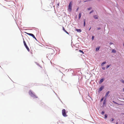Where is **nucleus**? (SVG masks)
<instances>
[{
    "instance_id": "1",
    "label": "nucleus",
    "mask_w": 124,
    "mask_h": 124,
    "mask_svg": "<svg viewBox=\"0 0 124 124\" xmlns=\"http://www.w3.org/2000/svg\"><path fill=\"white\" fill-rule=\"evenodd\" d=\"M72 1H71L68 7V10L70 11H71L72 10Z\"/></svg>"
},
{
    "instance_id": "2",
    "label": "nucleus",
    "mask_w": 124,
    "mask_h": 124,
    "mask_svg": "<svg viewBox=\"0 0 124 124\" xmlns=\"http://www.w3.org/2000/svg\"><path fill=\"white\" fill-rule=\"evenodd\" d=\"M62 115L64 117H66L67 116V115L66 112V110H65V109H63V110H62Z\"/></svg>"
},
{
    "instance_id": "3",
    "label": "nucleus",
    "mask_w": 124,
    "mask_h": 124,
    "mask_svg": "<svg viewBox=\"0 0 124 124\" xmlns=\"http://www.w3.org/2000/svg\"><path fill=\"white\" fill-rule=\"evenodd\" d=\"M23 43L24 44V45L25 46L27 50L29 52L30 51V49L27 46L26 43L25 41L23 40Z\"/></svg>"
},
{
    "instance_id": "4",
    "label": "nucleus",
    "mask_w": 124,
    "mask_h": 124,
    "mask_svg": "<svg viewBox=\"0 0 124 124\" xmlns=\"http://www.w3.org/2000/svg\"><path fill=\"white\" fill-rule=\"evenodd\" d=\"M26 33L27 35H29L30 36H32L33 38L35 39L36 40H37V39L34 36V35L31 33H27L26 32H25Z\"/></svg>"
},
{
    "instance_id": "5",
    "label": "nucleus",
    "mask_w": 124,
    "mask_h": 124,
    "mask_svg": "<svg viewBox=\"0 0 124 124\" xmlns=\"http://www.w3.org/2000/svg\"><path fill=\"white\" fill-rule=\"evenodd\" d=\"M29 93L30 95L31 96L32 95H33L34 94L33 93H32V92H31V91H29Z\"/></svg>"
},
{
    "instance_id": "6",
    "label": "nucleus",
    "mask_w": 124,
    "mask_h": 124,
    "mask_svg": "<svg viewBox=\"0 0 124 124\" xmlns=\"http://www.w3.org/2000/svg\"><path fill=\"white\" fill-rule=\"evenodd\" d=\"M104 88L103 86H101L99 89V91L101 92Z\"/></svg>"
},
{
    "instance_id": "7",
    "label": "nucleus",
    "mask_w": 124,
    "mask_h": 124,
    "mask_svg": "<svg viewBox=\"0 0 124 124\" xmlns=\"http://www.w3.org/2000/svg\"><path fill=\"white\" fill-rule=\"evenodd\" d=\"M31 97H33L34 98H38L34 94L32 95Z\"/></svg>"
},
{
    "instance_id": "8",
    "label": "nucleus",
    "mask_w": 124,
    "mask_h": 124,
    "mask_svg": "<svg viewBox=\"0 0 124 124\" xmlns=\"http://www.w3.org/2000/svg\"><path fill=\"white\" fill-rule=\"evenodd\" d=\"M109 91H108V92L107 93H106V94L105 95V97H107L108 95V94H109Z\"/></svg>"
},
{
    "instance_id": "9",
    "label": "nucleus",
    "mask_w": 124,
    "mask_h": 124,
    "mask_svg": "<svg viewBox=\"0 0 124 124\" xmlns=\"http://www.w3.org/2000/svg\"><path fill=\"white\" fill-rule=\"evenodd\" d=\"M100 47H98L97 48H96V51H98L100 49Z\"/></svg>"
},
{
    "instance_id": "10",
    "label": "nucleus",
    "mask_w": 124,
    "mask_h": 124,
    "mask_svg": "<svg viewBox=\"0 0 124 124\" xmlns=\"http://www.w3.org/2000/svg\"><path fill=\"white\" fill-rule=\"evenodd\" d=\"M104 79H101L99 83H102L104 81Z\"/></svg>"
},
{
    "instance_id": "11",
    "label": "nucleus",
    "mask_w": 124,
    "mask_h": 124,
    "mask_svg": "<svg viewBox=\"0 0 124 124\" xmlns=\"http://www.w3.org/2000/svg\"><path fill=\"white\" fill-rule=\"evenodd\" d=\"M81 13H79V18H78L79 19H80V18L81 17Z\"/></svg>"
},
{
    "instance_id": "12",
    "label": "nucleus",
    "mask_w": 124,
    "mask_h": 124,
    "mask_svg": "<svg viewBox=\"0 0 124 124\" xmlns=\"http://www.w3.org/2000/svg\"><path fill=\"white\" fill-rule=\"evenodd\" d=\"M76 31H77L78 32H81V30L80 29H77L76 30Z\"/></svg>"
},
{
    "instance_id": "13",
    "label": "nucleus",
    "mask_w": 124,
    "mask_h": 124,
    "mask_svg": "<svg viewBox=\"0 0 124 124\" xmlns=\"http://www.w3.org/2000/svg\"><path fill=\"white\" fill-rule=\"evenodd\" d=\"M116 52V51L115 50L113 49L112 50V52L113 53H115Z\"/></svg>"
},
{
    "instance_id": "14",
    "label": "nucleus",
    "mask_w": 124,
    "mask_h": 124,
    "mask_svg": "<svg viewBox=\"0 0 124 124\" xmlns=\"http://www.w3.org/2000/svg\"><path fill=\"white\" fill-rule=\"evenodd\" d=\"M93 17L94 18L96 19H98V17L97 16V15H95L93 16Z\"/></svg>"
},
{
    "instance_id": "15",
    "label": "nucleus",
    "mask_w": 124,
    "mask_h": 124,
    "mask_svg": "<svg viewBox=\"0 0 124 124\" xmlns=\"http://www.w3.org/2000/svg\"><path fill=\"white\" fill-rule=\"evenodd\" d=\"M84 26H85V19H84Z\"/></svg>"
},
{
    "instance_id": "16",
    "label": "nucleus",
    "mask_w": 124,
    "mask_h": 124,
    "mask_svg": "<svg viewBox=\"0 0 124 124\" xmlns=\"http://www.w3.org/2000/svg\"><path fill=\"white\" fill-rule=\"evenodd\" d=\"M106 62H103L101 64V66H103L104 64L106 63Z\"/></svg>"
},
{
    "instance_id": "17",
    "label": "nucleus",
    "mask_w": 124,
    "mask_h": 124,
    "mask_svg": "<svg viewBox=\"0 0 124 124\" xmlns=\"http://www.w3.org/2000/svg\"><path fill=\"white\" fill-rule=\"evenodd\" d=\"M107 114H106L105 115V117H104V118L105 119H106L107 118Z\"/></svg>"
},
{
    "instance_id": "18",
    "label": "nucleus",
    "mask_w": 124,
    "mask_h": 124,
    "mask_svg": "<svg viewBox=\"0 0 124 124\" xmlns=\"http://www.w3.org/2000/svg\"><path fill=\"white\" fill-rule=\"evenodd\" d=\"M79 52L82 53L83 54H84V52L82 50H79Z\"/></svg>"
},
{
    "instance_id": "19",
    "label": "nucleus",
    "mask_w": 124,
    "mask_h": 124,
    "mask_svg": "<svg viewBox=\"0 0 124 124\" xmlns=\"http://www.w3.org/2000/svg\"><path fill=\"white\" fill-rule=\"evenodd\" d=\"M110 65H107L106 67V68H108V67H109L110 66Z\"/></svg>"
},
{
    "instance_id": "20",
    "label": "nucleus",
    "mask_w": 124,
    "mask_h": 124,
    "mask_svg": "<svg viewBox=\"0 0 124 124\" xmlns=\"http://www.w3.org/2000/svg\"><path fill=\"white\" fill-rule=\"evenodd\" d=\"M92 7H90V8H87V10H90V9H92Z\"/></svg>"
},
{
    "instance_id": "21",
    "label": "nucleus",
    "mask_w": 124,
    "mask_h": 124,
    "mask_svg": "<svg viewBox=\"0 0 124 124\" xmlns=\"http://www.w3.org/2000/svg\"><path fill=\"white\" fill-rule=\"evenodd\" d=\"M113 102L114 103H115V104H118L117 103V102H115L114 101H113Z\"/></svg>"
},
{
    "instance_id": "22",
    "label": "nucleus",
    "mask_w": 124,
    "mask_h": 124,
    "mask_svg": "<svg viewBox=\"0 0 124 124\" xmlns=\"http://www.w3.org/2000/svg\"><path fill=\"white\" fill-rule=\"evenodd\" d=\"M93 12V10H92L90 12V14H91V13H92Z\"/></svg>"
},
{
    "instance_id": "23",
    "label": "nucleus",
    "mask_w": 124,
    "mask_h": 124,
    "mask_svg": "<svg viewBox=\"0 0 124 124\" xmlns=\"http://www.w3.org/2000/svg\"><path fill=\"white\" fill-rule=\"evenodd\" d=\"M94 36H93L92 38V40H93L94 38Z\"/></svg>"
},
{
    "instance_id": "24",
    "label": "nucleus",
    "mask_w": 124,
    "mask_h": 124,
    "mask_svg": "<svg viewBox=\"0 0 124 124\" xmlns=\"http://www.w3.org/2000/svg\"><path fill=\"white\" fill-rule=\"evenodd\" d=\"M104 111H102L101 112V114H104Z\"/></svg>"
},
{
    "instance_id": "25",
    "label": "nucleus",
    "mask_w": 124,
    "mask_h": 124,
    "mask_svg": "<svg viewBox=\"0 0 124 124\" xmlns=\"http://www.w3.org/2000/svg\"><path fill=\"white\" fill-rule=\"evenodd\" d=\"M102 69H103V70H105V67H103L102 68Z\"/></svg>"
},
{
    "instance_id": "26",
    "label": "nucleus",
    "mask_w": 124,
    "mask_h": 124,
    "mask_svg": "<svg viewBox=\"0 0 124 124\" xmlns=\"http://www.w3.org/2000/svg\"><path fill=\"white\" fill-rule=\"evenodd\" d=\"M123 83H124V81L123 80H122L121 81Z\"/></svg>"
},
{
    "instance_id": "27",
    "label": "nucleus",
    "mask_w": 124,
    "mask_h": 124,
    "mask_svg": "<svg viewBox=\"0 0 124 124\" xmlns=\"http://www.w3.org/2000/svg\"><path fill=\"white\" fill-rule=\"evenodd\" d=\"M103 98H102L101 99V101H103Z\"/></svg>"
},
{
    "instance_id": "28",
    "label": "nucleus",
    "mask_w": 124,
    "mask_h": 124,
    "mask_svg": "<svg viewBox=\"0 0 124 124\" xmlns=\"http://www.w3.org/2000/svg\"><path fill=\"white\" fill-rule=\"evenodd\" d=\"M101 29V28H98L97 29V30H100Z\"/></svg>"
},
{
    "instance_id": "29",
    "label": "nucleus",
    "mask_w": 124,
    "mask_h": 124,
    "mask_svg": "<svg viewBox=\"0 0 124 124\" xmlns=\"http://www.w3.org/2000/svg\"><path fill=\"white\" fill-rule=\"evenodd\" d=\"M62 28H63V30L64 31L65 30L64 27H63Z\"/></svg>"
},
{
    "instance_id": "30",
    "label": "nucleus",
    "mask_w": 124,
    "mask_h": 124,
    "mask_svg": "<svg viewBox=\"0 0 124 124\" xmlns=\"http://www.w3.org/2000/svg\"><path fill=\"white\" fill-rule=\"evenodd\" d=\"M114 120V119L113 118H112V121H113Z\"/></svg>"
},
{
    "instance_id": "31",
    "label": "nucleus",
    "mask_w": 124,
    "mask_h": 124,
    "mask_svg": "<svg viewBox=\"0 0 124 124\" xmlns=\"http://www.w3.org/2000/svg\"><path fill=\"white\" fill-rule=\"evenodd\" d=\"M79 9V8H78L77 9V10H76V11H77L78 10V9Z\"/></svg>"
},
{
    "instance_id": "32",
    "label": "nucleus",
    "mask_w": 124,
    "mask_h": 124,
    "mask_svg": "<svg viewBox=\"0 0 124 124\" xmlns=\"http://www.w3.org/2000/svg\"><path fill=\"white\" fill-rule=\"evenodd\" d=\"M66 33L67 34H69V33L67 31V32Z\"/></svg>"
},
{
    "instance_id": "33",
    "label": "nucleus",
    "mask_w": 124,
    "mask_h": 124,
    "mask_svg": "<svg viewBox=\"0 0 124 124\" xmlns=\"http://www.w3.org/2000/svg\"><path fill=\"white\" fill-rule=\"evenodd\" d=\"M78 50V48H77V49L76 48V49H75V50Z\"/></svg>"
},
{
    "instance_id": "34",
    "label": "nucleus",
    "mask_w": 124,
    "mask_h": 124,
    "mask_svg": "<svg viewBox=\"0 0 124 124\" xmlns=\"http://www.w3.org/2000/svg\"><path fill=\"white\" fill-rule=\"evenodd\" d=\"M91 27L90 28V29H89V30H90V29H91Z\"/></svg>"
},
{
    "instance_id": "35",
    "label": "nucleus",
    "mask_w": 124,
    "mask_h": 124,
    "mask_svg": "<svg viewBox=\"0 0 124 124\" xmlns=\"http://www.w3.org/2000/svg\"><path fill=\"white\" fill-rule=\"evenodd\" d=\"M64 31L65 32H67V31L66 30H65Z\"/></svg>"
},
{
    "instance_id": "36",
    "label": "nucleus",
    "mask_w": 124,
    "mask_h": 124,
    "mask_svg": "<svg viewBox=\"0 0 124 124\" xmlns=\"http://www.w3.org/2000/svg\"><path fill=\"white\" fill-rule=\"evenodd\" d=\"M123 91H124V88H123Z\"/></svg>"
},
{
    "instance_id": "37",
    "label": "nucleus",
    "mask_w": 124,
    "mask_h": 124,
    "mask_svg": "<svg viewBox=\"0 0 124 124\" xmlns=\"http://www.w3.org/2000/svg\"><path fill=\"white\" fill-rule=\"evenodd\" d=\"M57 5H58V6H59V4H58Z\"/></svg>"
},
{
    "instance_id": "38",
    "label": "nucleus",
    "mask_w": 124,
    "mask_h": 124,
    "mask_svg": "<svg viewBox=\"0 0 124 124\" xmlns=\"http://www.w3.org/2000/svg\"><path fill=\"white\" fill-rule=\"evenodd\" d=\"M86 1H84V2H86Z\"/></svg>"
},
{
    "instance_id": "39",
    "label": "nucleus",
    "mask_w": 124,
    "mask_h": 124,
    "mask_svg": "<svg viewBox=\"0 0 124 124\" xmlns=\"http://www.w3.org/2000/svg\"><path fill=\"white\" fill-rule=\"evenodd\" d=\"M123 31H124V29L123 30Z\"/></svg>"
},
{
    "instance_id": "40",
    "label": "nucleus",
    "mask_w": 124,
    "mask_h": 124,
    "mask_svg": "<svg viewBox=\"0 0 124 124\" xmlns=\"http://www.w3.org/2000/svg\"><path fill=\"white\" fill-rule=\"evenodd\" d=\"M123 31H124V29L123 30Z\"/></svg>"
},
{
    "instance_id": "41",
    "label": "nucleus",
    "mask_w": 124,
    "mask_h": 124,
    "mask_svg": "<svg viewBox=\"0 0 124 124\" xmlns=\"http://www.w3.org/2000/svg\"><path fill=\"white\" fill-rule=\"evenodd\" d=\"M123 124H124V123Z\"/></svg>"
}]
</instances>
